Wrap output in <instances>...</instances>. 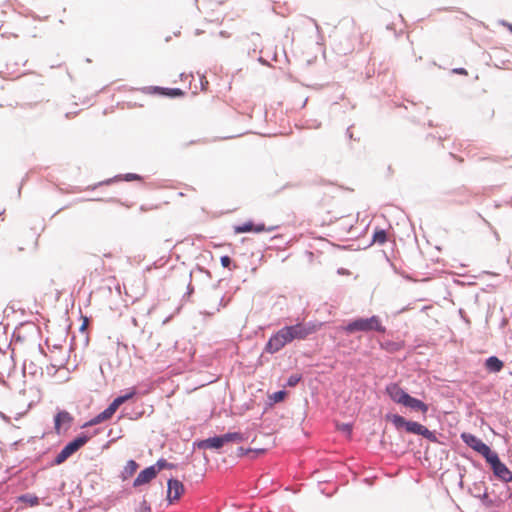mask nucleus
<instances>
[{
    "label": "nucleus",
    "instance_id": "nucleus-1",
    "mask_svg": "<svg viewBox=\"0 0 512 512\" xmlns=\"http://www.w3.org/2000/svg\"><path fill=\"white\" fill-rule=\"evenodd\" d=\"M343 330L348 334H352L355 332L372 331L385 333L386 328L382 325L380 317L373 315L369 318L354 319L353 321L349 322L346 326H344Z\"/></svg>",
    "mask_w": 512,
    "mask_h": 512
},
{
    "label": "nucleus",
    "instance_id": "nucleus-2",
    "mask_svg": "<svg viewBox=\"0 0 512 512\" xmlns=\"http://www.w3.org/2000/svg\"><path fill=\"white\" fill-rule=\"evenodd\" d=\"M386 419L390 421L398 430L405 428L408 433L421 435L429 440L435 439L433 432L418 422L407 421L403 416L398 414H388L386 415Z\"/></svg>",
    "mask_w": 512,
    "mask_h": 512
},
{
    "label": "nucleus",
    "instance_id": "nucleus-3",
    "mask_svg": "<svg viewBox=\"0 0 512 512\" xmlns=\"http://www.w3.org/2000/svg\"><path fill=\"white\" fill-rule=\"evenodd\" d=\"M321 323H297L295 325L286 326L291 341L304 340L309 335L316 333L320 328Z\"/></svg>",
    "mask_w": 512,
    "mask_h": 512
},
{
    "label": "nucleus",
    "instance_id": "nucleus-4",
    "mask_svg": "<svg viewBox=\"0 0 512 512\" xmlns=\"http://www.w3.org/2000/svg\"><path fill=\"white\" fill-rule=\"evenodd\" d=\"M88 440L89 438L86 435H80L76 437L74 440L65 445L64 448L57 454L54 463L56 465H60L65 462L70 456L82 448L88 442Z\"/></svg>",
    "mask_w": 512,
    "mask_h": 512
},
{
    "label": "nucleus",
    "instance_id": "nucleus-5",
    "mask_svg": "<svg viewBox=\"0 0 512 512\" xmlns=\"http://www.w3.org/2000/svg\"><path fill=\"white\" fill-rule=\"evenodd\" d=\"M127 400L128 394L117 397L103 412L91 419L88 424L92 426L110 420L119 407Z\"/></svg>",
    "mask_w": 512,
    "mask_h": 512
},
{
    "label": "nucleus",
    "instance_id": "nucleus-6",
    "mask_svg": "<svg viewBox=\"0 0 512 512\" xmlns=\"http://www.w3.org/2000/svg\"><path fill=\"white\" fill-rule=\"evenodd\" d=\"M292 342L288 333V330L285 327L280 329L274 335H272L269 341L266 344L265 350L268 353H276L281 350L286 344Z\"/></svg>",
    "mask_w": 512,
    "mask_h": 512
},
{
    "label": "nucleus",
    "instance_id": "nucleus-7",
    "mask_svg": "<svg viewBox=\"0 0 512 512\" xmlns=\"http://www.w3.org/2000/svg\"><path fill=\"white\" fill-rule=\"evenodd\" d=\"M486 461L491 465L496 477L504 482L512 481V472L500 461L497 453L493 452L488 458H486Z\"/></svg>",
    "mask_w": 512,
    "mask_h": 512
},
{
    "label": "nucleus",
    "instance_id": "nucleus-8",
    "mask_svg": "<svg viewBox=\"0 0 512 512\" xmlns=\"http://www.w3.org/2000/svg\"><path fill=\"white\" fill-rule=\"evenodd\" d=\"M461 438L469 447L481 454L485 459L493 453L488 445L473 434L463 433Z\"/></svg>",
    "mask_w": 512,
    "mask_h": 512
},
{
    "label": "nucleus",
    "instance_id": "nucleus-9",
    "mask_svg": "<svg viewBox=\"0 0 512 512\" xmlns=\"http://www.w3.org/2000/svg\"><path fill=\"white\" fill-rule=\"evenodd\" d=\"M278 226H269L266 227L263 223L254 224L252 221L245 222L241 225L234 226V232L236 234L240 233H247V232H254V233H261V232H271L277 229Z\"/></svg>",
    "mask_w": 512,
    "mask_h": 512
},
{
    "label": "nucleus",
    "instance_id": "nucleus-10",
    "mask_svg": "<svg viewBox=\"0 0 512 512\" xmlns=\"http://www.w3.org/2000/svg\"><path fill=\"white\" fill-rule=\"evenodd\" d=\"M184 491L185 488L182 482L176 479H170L168 481L167 500L169 503L179 500Z\"/></svg>",
    "mask_w": 512,
    "mask_h": 512
},
{
    "label": "nucleus",
    "instance_id": "nucleus-11",
    "mask_svg": "<svg viewBox=\"0 0 512 512\" xmlns=\"http://www.w3.org/2000/svg\"><path fill=\"white\" fill-rule=\"evenodd\" d=\"M385 391L393 402L400 405H403L405 398L408 396V393L404 391L397 383L388 384L385 388Z\"/></svg>",
    "mask_w": 512,
    "mask_h": 512
},
{
    "label": "nucleus",
    "instance_id": "nucleus-12",
    "mask_svg": "<svg viewBox=\"0 0 512 512\" xmlns=\"http://www.w3.org/2000/svg\"><path fill=\"white\" fill-rule=\"evenodd\" d=\"M73 421V417L67 411H60L56 414L54 418V429L57 434H60L62 429L65 430L69 428Z\"/></svg>",
    "mask_w": 512,
    "mask_h": 512
},
{
    "label": "nucleus",
    "instance_id": "nucleus-13",
    "mask_svg": "<svg viewBox=\"0 0 512 512\" xmlns=\"http://www.w3.org/2000/svg\"><path fill=\"white\" fill-rule=\"evenodd\" d=\"M157 476L154 467L150 466L142 470L133 482L134 487H139L148 484L152 479Z\"/></svg>",
    "mask_w": 512,
    "mask_h": 512
},
{
    "label": "nucleus",
    "instance_id": "nucleus-14",
    "mask_svg": "<svg viewBox=\"0 0 512 512\" xmlns=\"http://www.w3.org/2000/svg\"><path fill=\"white\" fill-rule=\"evenodd\" d=\"M402 406L407 407L413 411L420 412L423 415H425L428 412V405L426 403L410 396L409 394L405 398V402L403 403Z\"/></svg>",
    "mask_w": 512,
    "mask_h": 512
},
{
    "label": "nucleus",
    "instance_id": "nucleus-15",
    "mask_svg": "<svg viewBox=\"0 0 512 512\" xmlns=\"http://www.w3.org/2000/svg\"><path fill=\"white\" fill-rule=\"evenodd\" d=\"M503 366V362L496 356H491L485 361V367L490 372H499L502 370Z\"/></svg>",
    "mask_w": 512,
    "mask_h": 512
},
{
    "label": "nucleus",
    "instance_id": "nucleus-16",
    "mask_svg": "<svg viewBox=\"0 0 512 512\" xmlns=\"http://www.w3.org/2000/svg\"><path fill=\"white\" fill-rule=\"evenodd\" d=\"M224 445L223 440L221 436H216L212 438H208L206 440H203L199 446L202 448H213V449H219Z\"/></svg>",
    "mask_w": 512,
    "mask_h": 512
},
{
    "label": "nucleus",
    "instance_id": "nucleus-17",
    "mask_svg": "<svg viewBox=\"0 0 512 512\" xmlns=\"http://www.w3.org/2000/svg\"><path fill=\"white\" fill-rule=\"evenodd\" d=\"M20 502L27 504L30 507L39 505V498L33 494H24L18 497Z\"/></svg>",
    "mask_w": 512,
    "mask_h": 512
},
{
    "label": "nucleus",
    "instance_id": "nucleus-18",
    "mask_svg": "<svg viewBox=\"0 0 512 512\" xmlns=\"http://www.w3.org/2000/svg\"><path fill=\"white\" fill-rule=\"evenodd\" d=\"M221 438H222L224 444L229 443V442H241L244 439L243 435L238 432L224 434L221 436Z\"/></svg>",
    "mask_w": 512,
    "mask_h": 512
},
{
    "label": "nucleus",
    "instance_id": "nucleus-19",
    "mask_svg": "<svg viewBox=\"0 0 512 512\" xmlns=\"http://www.w3.org/2000/svg\"><path fill=\"white\" fill-rule=\"evenodd\" d=\"M387 232L383 229L375 230L373 234V243L383 245L387 241Z\"/></svg>",
    "mask_w": 512,
    "mask_h": 512
},
{
    "label": "nucleus",
    "instance_id": "nucleus-20",
    "mask_svg": "<svg viewBox=\"0 0 512 512\" xmlns=\"http://www.w3.org/2000/svg\"><path fill=\"white\" fill-rule=\"evenodd\" d=\"M158 474L163 469H172L174 465L172 463L167 462L165 459H159L156 464L152 465Z\"/></svg>",
    "mask_w": 512,
    "mask_h": 512
},
{
    "label": "nucleus",
    "instance_id": "nucleus-21",
    "mask_svg": "<svg viewBox=\"0 0 512 512\" xmlns=\"http://www.w3.org/2000/svg\"><path fill=\"white\" fill-rule=\"evenodd\" d=\"M161 93L163 95L169 96V97H178L184 95V92L181 89L174 88V89H161Z\"/></svg>",
    "mask_w": 512,
    "mask_h": 512
},
{
    "label": "nucleus",
    "instance_id": "nucleus-22",
    "mask_svg": "<svg viewBox=\"0 0 512 512\" xmlns=\"http://www.w3.org/2000/svg\"><path fill=\"white\" fill-rule=\"evenodd\" d=\"M301 380V376L299 374L291 375L288 379V385L290 387H294L298 384V382Z\"/></svg>",
    "mask_w": 512,
    "mask_h": 512
},
{
    "label": "nucleus",
    "instance_id": "nucleus-23",
    "mask_svg": "<svg viewBox=\"0 0 512 512\" xmlns=\"http://www.w3.org/2000/svg\"><path fill=\"white\" fill-rule=\"evenodd\" d=\"M221 264L223 267L228 268L231 264V259L229 256L225 255L221 257Z\"/></svg>",
    "mask_w": 512,
    "mask_h": 512
},
{
    "label": "nucleus",
    "instance_id": "nucleus-24",
    "mask_svg": "<svg viewBox=\"0 0 512 512\" xmlns=\"http://www.w3.org/2000/svg\"><path fill=\"white\" fill-rule=\"evenodd\" d=\"M138 512H151L150 506L146 503V501H143L139 507Z\"/></svg>",
    "mask_w": 512,
    "mask_h": 512
},
{
    "label": "nucleus",
    "instance_id": "nucleus-25",
    "mask_svg": "<svg viewBox=\"0 0 512 512\" xmlns=\"http://www.w3.org/2000/svg\"><path fill=\"white\" fill-rule=\"evenodd\" d=\"M453 73L455 74H460V75H464V76H467L468 75V72L466 69L464 68H455L452 70Z\"/></svg>",
    "mask_w": 512,
    "mask_h": 512
},
{
    "label": "nucleus",
    "instance_id": "nucleus-26",
    "mask_svg": "<svg viewBox=\"0 0 512 512\" xmlns=\"http://www.w3.org/2000/svg\"><path fill=\"white\" fill-rule=\"evenodd\" d=\"M400 347H401L400 345L395 344V343H392V344L387 343V344H386V348H387L389 351L398 350V349H400Z\"/></svg>",
    "mask_w": 512,
    "mask_h": 512
},
{
    "label": "nucleus",
    "instance_id": "nucleus-27",
    "mask_svg": "<svg viewBox=\"0 0 512 512\" xmlns=\"http://www.w3.org/2000/svg\"><path fill=\"white\" fill-rule=\"evenodd\" d=\"M137 468L138 464L135 461L130 460V473L134 472Z\"/></svg>",
    "mask_w": 512,
    "mask_h": 512
},
{
    "label": "nucleus",
    "instance_id": "nucleus-28",
    "mask_svg": "<svg viewBox=\"0 0 512 512\" xmlns=\"http://www.w3.org/2000/svg\"><path fill=\"white\" fill-rule=\"evenodd\" d=\"M135 179H139V177L136 174L130 173V181L135 180Z\"/></svg>",
    "mask_w": 512,
    "mask_h": 512
},
{
    "label": "nucleus",
    "instance_id": "nucleus-29",
    "mask_svg": "<svg viewBox=\"0 0 512 512\" xmlns=\"http://www.w3.org/2000/svg\"><path fill=\"white\" fill-rule=\"evenodd\" d=\"M283 394H284L283 392H278V393L276 394V395H277V398L282 399Z\"/></svg>",
    "mask_w": 512,
    "mask_h": 512
},
{
    "label": "nucleus",
    "instance_id": "nucleus-30",
    "mask_svg": "<svg viewBox=\"0 0 512 512\" xmlns=\"http://www.w3.org/2000/svg\"><path fill=\"white\" fill-rule=\"evenodd\" d=\"M86 325H87V319H85L84 323L82 324L81 329H84L86 327Z\"/></svg>",
    "mask_w": 512,
    "mask_h": 512
},
{
    "label": "nucleus",
    "instance_id": "nucleus-31",
    "mask_svg": "<svg viewBox=\"0 0 512 512\" xmlns=\"http://www.w3.org/2000/svg\"><path fill=\"white\" fill-rule=\"evenodd\" d=\"M430 308H431V306H425V307L423 308V311H425V310H427V309H430Z\"/></svg>",
    "mask_w": 512,
    "mask_h": 512
},
{
    "label": "nucleus",
    "instance_id": "nucleus-32",
    "mask_svg": "<svg viewBox=\"0 0 512 512\" xmlns=\"http://www.w3.org/2000/svg\"><path fill=\"white\" fill-rule=\"evenodd\" d=\"M508 28L512 32V24L508 25Z\"/></svg>",
    "mask_w": 512,
    "mask_h": 512
}]
</instances>
